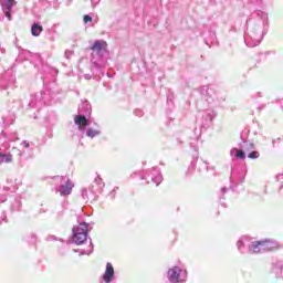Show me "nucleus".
I'll use <instances>...</instances> for the list:
<instances>
[{
  "mask_svg": "<svg viewBox=\"0 0 283 283\" xmlns=\"http://www.w3.org/2000/svg\"><path fill=\"white\" fill-rule=\"evenodd\" d=\"M105 187V182H103V179L101 176H96L93 184L88 187V189H82V198L84 200H96V193H101L103 191V188Z\"/></svg>",
  "mask_w": 283,
  "mask_h": 283,
  "instance_id": "4",
  "label": "nucleus"
},
{
  "mask_svg": "<svg viewBox=\"0 0 283 283\" xmlns=\"http://www.w3.org/2000/svg\"><path fill=\"white\" fill-rule=\"evenodd\" d=\"M248 158H250L251 160H258V158H260V153L258 150H251L250 153H248Z\"/></svg>",
  "mask_w": 283,
  "mask_h": 283,
  "instance_id": "25",
  "label": "nucleus"
},
{
  "mask_svg": "<svg viewBox=\"0 0 283 283\" xmlns=\"http://www.w3.org/2000/svg\"><path fill=\"white\" fill-rule=\"evenodd\" d=\"M21 146L24 147L25 149H28V147H30V143L24 140L21 143Z\"/></svg>",
  "mask_w": 283,
  "mask_h": 283,
  "instance_id": "31",
  "label": "nucleus"
},
{
  "mask_svg": "<svg viewBox=\"0 0 283 283\" xmlns=\"http://www.w3.org/2000/svg\"><path fill=\"white\" fill-rule=\"evenodd\" d=\"M261 54H262V56H270L271 51H265V52H263V53H261Z\"/></svg>",
  "mask_w": 283,
  "mask_h": 283,
  "instance_id": "33",
  "label": "nucleus"
},
{
  "mask_svg": "<svg viewBox=\"0 0 283 283\" xmlns=\"http://www.w3.org/2000/svg\"><path fill=\"white\" fill-rule=\"evenodd\" d=\"M73 54H74L73 51L66 50L65 53H64V56H65V59L70 60V59H72Z\"/></svg>",
  "mask_w": 283,
  "mask_h": 283,
  "instance_id": "26",
  "label": "nucleus"
},
{
  "mask_svg": "<svg viewBox=\"0 0 283 283\" xmlns=\"http://www.w3.org/2000/svg\"><path fill=\"white\" fill-rule=\"evenodd\" d=\"M199 92L201 96H205L206 101L209 103H216V101H218V92H216V88L211 86H201Z\"/></svg>",
  "mask_w": 283,
  "mask_h": 283,
  "instance_id": "11",
  "label": "nucleus"
},
{
  "mask_svg": "<svg viewBox=\"0 0 283 283\" xmlns=\"http://www.w3.org/2000/svg\"><path fill=\"white\" fill-rule=\"evenodd\" d=\"M8 164V163H12V154H3L0 153V164Z\"/></svg>",
  "mask_w": 283,
  "mask_h": 283,
  "instance_id": "22",
  "label": "nucleus"
},
{
  "mask_svg": "<svg viewBox=\"0 0 283 283\" xmlns=\"http://www.w3.org/2000/svg\"><path fill=\"white\" fill-rule=\"evenodd\" d=\"M88 229H90V226H87L86 222H82L72 229L74 244L81 245V244H85V242H87Z\"/></svg>",
  "mask_w": 283,
  "mask_h": 283,
  "instance_id": "6",
  "label": "nucleus"
},
{
  "mask_svg": "<svg viewBox=\"0 0 283 283\" xmlns=\"http://www.w3.org/2000/svg\"><path fill=\"white\" fill-rule=\"evenodd\" d=\"M41 32H43V25H41L39 23H33L31 27V34L33 36H40Z\"/></svg>",
  "mask_w": 283,
  "mask_h": 283,
  "instance_id": "21",
  "label": "nucleus"
},
{
  "mask_svg": "<svg viewBox=\"0 0 283 283\" xmlns=\"http://www.w3.org/2000/svg\"><path fill=\"white\" fill-rule=\"evenodd\" d=\"M196 167H198L199 174H202V172L207 171V169H209V164L202 159H196V160L191 161L186 175L191 176V174L193 172V169H196Z\"/></svg>",
  "mask_w": 283,
  "mask_h": 283,
  "instance_id": "12",
  "label": "nucleus"
},
{
  "mask_svg": "<svg viewBox=\"0 0 283 283\" xmlns=\"http://www.w3.org/2000/svg\"><path fill=\"white\" fill-rule=\"evenodd\" d=\"M237 247L240 253H249V249L251 247V239L249 237H242L237 242Z\"/></svg>",
  "mask_w": 283,
  "mask_h": 283,
  "instance_id": "15",
  "label": "nucleus"
},
{
  "mask_svg": "<svg viewBox=\"0 0 283 283\" xmlns=\"http://www.w3.org/2000/svg\"><path fill=\"white\" fill-rule=\"evenodd\" d=\"M99 283H116V271L111 262L106 263V269L101 276Z\"/></svg>",
  "mask_w": 283,
  "mask_h": 283,
  "instance_id": "10",
  "label": "nucleus"
},
{
  "mask_svg": "<svg viewBox=\"0 0 283 283\" xmlns=\"http://www.w3.org/2000/svg\"><path fill=\"white\" fill-rule=\"evenodd\" d=\"M17 205H18V207H20V206H21V203H20L19 201H17Z\"/></svg>",
  "mask_w": 283,
  "mask_h": 283,
  "instance_id": "39",
  "label": "nucleus"
},
{
  "mask_svg": "<svg viewBox=\"0 0 283 283\" xmlns=\"http://www.w3.org/2000/svg\"><path fill=\"white\" fill-rule=\"evenodd\" d=\"M239 150L238 148H232L230 150V156L231 158L234 157L239 158L240 160H244V158H247V154H251V151L255 149V144L244 140L239 145Z\"/></svg>",
  "mask_w": 283,
  "mask_h": 283,
  "instance_id": "7",
  "label": "nucleus"
},
{
  "mask_svg": "<svg viewBox=\"0 0 283 283\" xmlns=\"http://www.w3.org/2000/svg\"><path fill=\"white\" fill-rule=\"evenodd\" d=\"M90 21H92V17L91 15H84V23H90Z\"/></svg>",
  "mask_w": 283,
  "mask_h": 283,
  "instance_id": "28",
  "label": "nucleus"
},
{
  "mask_svg": "<svg viewBox=\"0 0 283 283\" xmlns=\"http://www.w3.org/2000/svg\"><path fill=\"white\" fill-rule=\"evenodd\" d=\"M216 116H218L216 111H213V109L206 111L202 115L201 127H205V129H207V127H210L211 123H213V118H216Z\"/></svg>",
  "mask_w": 283,
  "mask_h": 283,
  "instance_id": "14",
  "label": "nucleus"
},
{
  "mask_svg": "<svg viewBox=\"0 0 283 283\" xmlns=\"http://www.w3.org/2000/svg\"><path fill=\"white\" fill-rule=\"evenodd\" d=\"M261 245L263 249V253H266V251H275V249H280V243L272 240L261 241Z\"/></svg>",
  "mask_w": 283,
  "mask_h": 283,
  "instance_id": "18",
  "label": "nucleus"
},
{
  "mask_svg": "<svg viewBox=\"0 0 283 283\" xmlns=\"http://www.w3.org/2000/svg\"><path fill=\"white\" fill-rule=\"evenodd\" d=\"M254 98H262V92H258L254 94Z\"/></svg>",
  "mask_w": 283,
  "mask_h": 283,
  "instance_id": "32",
  "label": "nucleus"
},
{
  "mask_svg": "<svg viewBox=\"0 0 283 283\" xmlns=\"http://www.w3.org/2000/svg\"><path fill=\"white\" fill-rule=\"evenodd\" d=\"M88 244H90V249L88 250H81L80 255H91L92 251H94V249L92 247V239L91 238H88Z\"/></svg>",
  "mask_w": 283,
  "mask_h": 283,
  "instance_id": "24",
  "label": "nucleus"
},
{
  "mask_svg": "<svg viewBox=\"0 0 283 283\" xmlns=\"http://www.w3.org/2000/svg\"><path fill=\"white\" fill-rule=\"evenodd\" d=\"M244 176H247V171L244 170L240 172L238 170H232L230 181L234 182V185H242V182H244Z\"/></svg>",
  "mask_w": 283,
  "mask_h": 283,
  "instance_id": "17",
  "label": "nucleus"
},
{
  "mask_svg": "<svg viewBox=\"0 0 283 283\" xmlns=\"http://www.w3.org/2000/svg\"><path fill=\"white\" fill-rule=\"evenodd\" d=\"M142 180H146V185H149V180L158 187L160 182H163V174L160 172V169L157 167H154L150 170L144 171V174L140 177Z\"/></svg>",
  "mask_w": 283,
  "mask_h": 283,
  "instance_id": "8",
  "label": "nucleus"
},
{
  "mask_svg": "<svg viewBox=\"0 0 283 283\" xmlns=\"http://www.w3.org/2000/svg\"><path fill=\"white\" fill-rule=\"evenodd\" d=\"M256 1V3H260V2H262V0H255Z\"/></svg>",
  "mask_w": 283,
  "mask_h": 283,
  "instance_id": "38",
  "label": "nucleus"
},
{
  "mask_svg": "<svg viewBox=\"0 0 283 283\" xmlns=\"http://www.w3.org/2000/svg\"><path fill=\"white\" fill-rule=\"evenodd\" d=\"M187 269L180 265H174L167 272V280L169 283H185L187 282Z\"/></svg>",
  "mask_w": 283,
  "mask_h": 283,
  "instance_id": "5",
  "label": "nucleus"
},
{
  "mask_svg": "<svg viewBox=\"0 0 283 283\" xmlns=\"http://www.w3.org/2000/svg\"><path fill=\"white\" fill-rule=\"evenodd\" d=\"M84 78H85L86 81H90V80L92 78V75H91V74H84Z\"/></svg>",
  "mask_w": 283,
  "mask_h": 283,
  "instance_id": "34",
  "label": "nucleus"
},
{
  "mask_svg": "<svg viewBox=\"0 0 283 283\" xmlns=\"http://www.w3.org/2000/svg\"><path fill=\"white\" fill-rule=\"evenodd\" d=\"M228 191H229L228 188H221V192H222V193H227Z\"/></svg>",
  "mask_w": 283,
  "mask_h": 283,
  "instance_id": "36",
  "label": "nucleus"
},
{
  "mask_svg": "<svg viewBox=\"0 0 283 283\" xmlns=\"http://www.w3.org/2000/svg\"><path fill=\"white\" fill-rule=\"evenodd\" d=\"M91 50L93 52H96V54H98L99 56H103V52L107 50V42L103 40H96L94 44L91 46Z\"/></svg>",
  "mask_w": 283,
  "mask_h": 283,
  "instance_id": "16",
  "label": "nucleus"
},
{
  "mask_svg": "<svg viewBox=\"0 0 283 283\" xmlns=\"http://www.w3.org/2000/svg\"><path fill=\"white\" fill-rule=\"evenodd\" d=\"M248 253L251 255L255 253H264L262 249V241H250V249H248Z\"/></svg>",
  "mask_w": 283,
  "mask_h": 283,
  "instance_id": "19",
  "label": "nucleus"
},
{
  "mask_svg": "<svg viewBox=\"0 0 283 283\" xmlns=\"http://www.w3.org/2000/svg\"><path fill=\"white\" fill-rule=\"evenodd\" d=\"M92 114V105L90 102L85 101L78 106V115L75 116L74 123L77 125L80 132H85V127L90 125L86 116Z\"/></svg>",
  "mask_w": 283,
  "mask_h": 283,
  "instance_id": "3",
  "label": "nucleus"
},
{
  "mask_svg": "<svg viewBox=\"0 0 283 283\" xmlns=\"http://www.w3.org/2000/svg\"><path fill=\"white\" fill-rule=\"evenodd\" d=\"M283 271V262L282 261H276L272 264V273L276 275V277H280L282 275Z\"/></svg>",
  "mask_w": 283,
  "mask_h": 283,
  "instance_id": "20",
  "label": "nucleus"
},
{
  "mask_svg": "<svg viewBox=\"0 0 283 283\" xmlns=\"http://www.w3.org/2000/svg\"><path fill=\"white\" fill-rule=\"evenodd\" d=\"M8 200V197L6 195H0V203L6 202Z\"/></svg>",
  "mask_w": 283,
  "mask_h": 283,
  "instance_id": "30",
  "label": "nucleus"
},
{
  "mask_svg": "<svg viewBox=\"0 0 283 283\" xmlns=\"http://www.w3.org/2000/svg\"><path fill=\"white\" fill-rule=\"evenodd\" d=\"M2 221L6 222V214L4 213L2 214Z\"/></svg>",
  "mask_w": 283,
  "mask_h": 283,
  "instance_id": "37",
  "label": "nucleus"
},
{
  "mask_svg": "<svg viewBox=\"0 0 283 283\" xmlns=\"http://www.w3.org/2000/svg\"><path fill=\"white\" fill-rule=\"evenodd\" d=\"M91 3L93 6V8H95V6L101 3V0H91Z\"/></svg>",
  "mask_w": 283,
  "mask_h": 283,
  "instance_id": "29",
  "label": "nucleus"
},
{
  "mask_svg": "<svg viewBox=\"0 0 283 283\" xmlns=\"http://www.w3.org/2000/svg\"><path fill=\"white\" fill-rule=\"evenodd\" d=\"M54 98V93H52V90L44 88L41 92H38L33 95H31L29 107L41 109L42 107H45L46 105H52V101Z\"/></svg>",
  "mask_w": 283,
  "mask_h": 283,
  "instance_id": "2",
  "label": "nucleus"
},
{
  "mask_svg": "<svg viewBox=\"0 0 283 283\" xmlns=\"http://www.w3.org/2000/svg\"><path fill=\"white\" fill-rule=\"evenodd\" d=\"M134 114H135V116H143V109H140V108H137V109H135V112H134Z\"/></svg>",
  "mask_w": 283,
  "mask_h": 283,
  "instance_id": "27",
  "label": "nucleus"
},
{
  "mask_svg": "<svg viewBox=\"0 0 283 283\" xmlns=\"http://www.w3.org/2000/svg\"><path fill=\"white\" fill-rule=\"evenodd\" d=\"M283 188V186H280V189H282Z\"/></svg>",
  "mask_w": 283,
  "mask_h": 283,
  "instance_id": "40",
  "label": "nucleus"
},
{
  "mask_svg": "<svg viewBox=\"0 0 283 283\" xmlns=\"http://www.w3.org/2000/svg\"><path fill=\"white\" fill-rule=\"evenodd\" d=\"M17 6V1L14 0H4L1 3L2 12L4 17H7L8 21H12V8Z\"/></svg>",
  "mask_w": 283,
  "mask_h": 283,
  "instance_id": "13",
  "label": "nucleus"
},
{
  "mask_svg": "<svg viewBox=\"0 0 283 283\" xmlns=\"http://www.w3.org/2000/svg\"><path fill=\"white\" fill-rule=\"evenodd\" d=\"M86 136L88 138H96V136H101V130L88 128V129H86Z\"/></svg>",
  "mask_w": 283,
  "mask_h": 283,
  "instance_id": "23",
  "label": "nucleus"
},
{
  "mask_svg": "<svg viewBox=\"0 0 283 283\" xmlns=\"http://www.w3.org/2000/svg\"><path fill=\"white\" fill-rule=\"evenodd\" d=\"M74 189V184L67 177H60V186L55 188V191L60 193V196H70L72 190Z\"/></svg>",
  "mask_w": 283,
  "mask_h": 283,
  "instance_id": "9",
  "label": "nucleus"
},
{
  "mask_svg": "<svg viewBox=\"0 0 283 283\" xmlns=\"http://www.w3.org/2000/svg\"><path fill=\"white\" fill-rule=\"evenodd\" d=\"M31 242L32 243L36 242V237L35 235H31Z\"/></svg>",
  "mask_w": 283,
  "mask_h": 283,
  "instance_id": "35",
  "label": "nucleus"
},
{
  "mask_svg": "<svg viewBox=\"0 0 283 283\" xmlns=\"http://www.w3.org/2000/svg\"><path fill=\"white\" fill-rule=\"evenodd\" d=\"M269 25V14L259 11L258 19L250 22L248 33L244 38V43L248 48H256L262 43V39L266 34V27Z\"/></svg>",
  "mask_w": 283,
  "mask_h": 283,
  "instance_id": "1",
  "label": "nucleus"
}]
</instances>
